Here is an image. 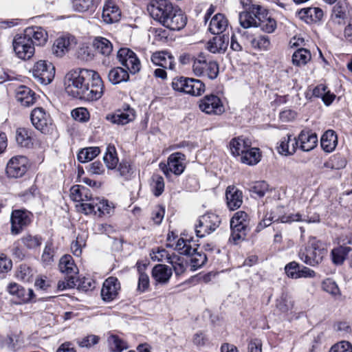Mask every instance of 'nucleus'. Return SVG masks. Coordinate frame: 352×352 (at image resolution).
<instances>
[{"label":"nucleus","mask_w":352,"mask_h":352,"mask_svg":"<svg viewBox=\"0 0 352 352\" xmlns=\"http://www.w3.org/2000/svg\"><path fill=\"white\" fill-rule=\"evenodd\" d=\"M94 70L76 69L69 71L65 77V91L68 95L81 99L84 93L88 94L87 86L90 83Z\"/></svg>","instance_id":"nucleus-1"},{"label":"nucleus","mask_w":352,"mask_h":352,"mask_svg":"<svg viewBox=\"0 0 352 352\" xmlns=\"http://www.w3.org/2000/svg\"><path fill=\"white\" fill-rule=\"evenodd\" d=\"M327 254V250L323 247L322 243L313 237L310 239L305 250L300 252L299 257L305 263L314 266L321 263Z\"/></svg>","instance_id":"nucleus-2"},{"label":"nucleus","mask_w":352,"mask_h":352,"mask_svg":"<svg viewBox=\"0 0 352 352\" xmlns=\"http://www.w3.org/2000/svg\"><path fill=\"white\" fill-rule=\"evenodd\" d=\"M192 70L197 76L214 80L219 74V65L216 61L207 58L204 53H200L195 57Z\"/></svg>","instance_id":"nucleus-3"},{"label":"nucleus","mask_w":352,"mask_h":352,"mask_svg":"<svg viewBox=\"0 0 352 352\" xmlns=\"http://www.w3.org/2000/svg\"><path fill=\"white\" fill-rule=\"evenodd\" d=\"M248 215L244 211L236 212L230 219L231 236L230 241L237 244L245 239L249 231Z\"/></svg>","instance_id":"nucleus-4"},{"label":"nucleus","mask_w":352,"mask_h":352,"mask_svg":"<svg viewBox=\"0 0 352 352\" xmlns=\"http://www.w3.org/2000/svg\"><path fill=\"white\" fill-rule=\"evenodd\" d=\"M12 46L16 56L23 60L30 59L35 53L34 43L24 33L16 34L14 37Z\"/></svg>","instance_id":"nucleus-5"},{"label":"nucleus","mask_w":352,"mask_h":352,"mask_svg":"<svg viewBox=\"0 0 352 352\" xmlns=\"http://www.w3.org/2000/svg\"><path fill=\"white\" fill-rule=\"evenodd\" d=\"M220 217L212 212L206 213L199 219V223L196 226L195 232L198 237H204L214 232L220 225Z\"/></svg>","instance_id":"nucleus-6"},{"label":"nucleus","mask_w":352,"mask_h":352,"mask_svg":"<svg viewBox=\"0 0 352 352\" xmlns=\"http://www.w3.org/2000/svg\"><path fill=\"white\" fill-rule=\"evenodd\" d=\"M32 75L38 82L46 85L54 79L55 68L52 63L41 60L34 64Z\"/></svg>","instance_id":"nucleus-7"},{"label":"nucleus","mask_w":352,"mask_h":352,"mask_svg":"<svg viewBox=\"0 0 352 352\" xmlns=\"http://www.w3.org/2000/svg\"><path fill=\"white\" fill-rule=\"evenodd\" d=\"M186 157L179 152H176L170 155L167 160V163L161 162L160 168L166 176L174 173L176 175H181L185 169Z\"/></svg>","instance_id":"nucleus-8"},{"label":"nucleus","mask_w":352,"mask_h":352,"mask_svg":"<svg viewBox=\"0 0 352 352\" xmlns=\"http://www.w3.org/2000/svg\"><path fill=\"white\" fill-rule=\"evenodd\" d=\"M78 207L79 211L85 214H94L98 217L109 214L112 210V208L109 205L107 200L94 197L90 202L83 203Z\"/></svg>","instance_id":"nucleus-9"},{"label":"nucleus","mask_w":352,"mask_h":352,"mask_svg":"<svg viewBox=\"0 0 352 352\" xmlns=\"http://www.w3.org/2000/svg\"><path fill=\"white\" fill-rule=\"evenodd\" d=\"M120 63L127 69L131 74L140 71L141 63L136 54L129 48H120L117 53Z\"/></svg>","instance_id":"nucleus-10"},{"label":"nucleus","mask_w":352,"mask_h":352,"mask_svg":"<svg viewBox=\"0 0 352 352\" xmlns=\"http://www.w3.org/2000/svg\"><path fill=\"white\" fill-rule=\"evenodd\" d=\"M174 6L168 0H152L147 10L151 16L161 24Z\"/></svg>","instance_id":"nucleus-11"},{"label":"nucleus","mask_w":352,"mask_h":352,"mask_svg":"<svg viewBox=\"0 0 352 352\" xmlns=\"http://www.w3.org/2000/svg\"><path fill=\"white\" fill-rule=\"evenodd\" d=\"M199 108L202 112L209 115H221L225 111L221 99L214 94L206 95L200 99Z\"/></svg>","instance_id":"nucleus-12"},{"label":"nucleus","mask_w":352,"mask_h":352,"mask_svg":"<svg viewBox=\"0 0 352 352\" xmlns=\"http://www.w3.org/2000/svg\"><path fill=\"white\" fill-rule=\"evenodd\" d=\"M91 77L90 83L87 86L89 94L84 93L81 100L86 101L98 100L104 94V86L99 74L94 71Z\"/></svg>","instance_id":"nucleus-13"},{"label":"nucleus","mask_w":352,"mask_h":352,"mask_svg":"<svg viewBox=\"0 0 352 352\" xmlns=\"http://www.w3.org/2000/svg\"><path fill=\"white\" fill-rule=\"evenodd\" d=\"M186 23L187 18L184 13L177 6H175L161 25L170 30L179 31L186 26Z\"/></svg>","instance_id":"nucleus-14"},{"label":"nucleus","mask_w":352,"mask_h":352,"mask_svg":"<svg viewBox=\"0 0 352 352\" xmlns=\"http://www.w3.org/2000/svg\"><path fill=\"white\" fill-rule=\"evenodd\" d=\"M28 168V160L23 155L12 157L7 163L6 174L10 178H19L25 175Z\"/></svg>","instance_id":"nucleus-15"},{"label":"nucleus","mask_w":352,"mask_h":352,"mask_svg":"<svg viewBox=\"0 0 352 352\" xmlns=\"http://www.w3.org/2000/svg\"><path fill=\"white\" fill-rule=\"evenodd\" d=\"M31 213L24 210H15L10 217L11 233L19 234L31 222Z\"/></svg>","instance_id":"nucleus-16"},{"label":"nucleus","mask_w":352,"mask_h":352,"mask_svg":"<svg viewBox=\"0 0 352 352\" xmlns=\"http://www.w3.org/2000/svg\"><path fill=\"white\" fill-rule=\"evenodd\" d=\"M76 44L74 36L65 35L56 38L52 47V53L57 57H63Z\"/></svg>","instance_id":"nucleus-17"},{"label":"nucleus","mask_w":352,"mask_h":352,"mask_svg":"<svg viewBox=\"0 0 352 352\" xmlns=\"http://www.w3.org/2000/svg\"><path fill=\"white\" fill-rule=\"evenodd\" d=\"M135 118V110L126 105L123 109H118L115 113L107 115L106 118L113 124L124 125L132 122Z\"/></svg>","instance_id":"nucleus-18"},{"label":"nucleus","mask_w":352,"mask_h":352,"mask_svg":"<svg viewBox=\"0 0 352 352\" xmlns=\"http://www.w3.org/2000/svg\"><path fill=\"white\" fill-rule=\"evenodd\" d=\"M120 289V284L116 277H109L107 278L101 289V296L103 300L110 302L116 299Z\"/></svg>","instance_id":"nucleus-19"},{"label":"nucleus","mask_w":352,"mask_h":352,"mask_svg":"<svg viewBox=\"0 0 352 352\" xmlns=\"http://www.w3.org/2000/svg\"><path fill=\"white\" fill-rule=\"evenodd\" d=\"M261 6L252 5L249 10L241 12L239 15V21L241 26L245 29L252 27H256L258 22V15L261 10Z\"/></svg>","instance_id":"nucleus-20"},{"label":"nucleus","mask_w":352,"mask_h":352,"mask_svg":"<svg viewBox=\"0 0 352 352\" xmlns=\"http://www.w3.org/2000/svg\"><path fill=\"white\" fill-rule=\"evenodd\" d=\"M31 121L36 129L42 133L48 131V125L51 124L50 115L41 107L35 108L31 113Z\"/></svg>","instance_id":"nucleus-21"},{"label":"nucleus","mask_w":352,"mask_h":352,"mask_svg":"<svg viewBox=\"0 0 352 352\" xmlns=\"http://www.w3.org/2000/svg\"><path fill=\"white\" fill-rule=\"evenodd\" d=\"M93 45L97 53L104 57V59L102 60V64L105 66L109 65L111 62L113 52V45L111 42L106 38L98 36L95 38Z\"/></svg>","instance_id":"nucleus-22"},{"label":"nucleus","mask_w":352,"mask_h":352,"mask_svg":"<svg viewBox=\"0 0 352 352\" xmlns=\"http://www.w3.org/2000/svg\"><path fill=\"white\" fill-rule=\"evenodd\" d=\"M102 17L106 23H113L120 19L121 11L115 2L107 0L103 6Z\"/></svg>","instance_id":"nucleus-23"},{"label":"nucleus","mask_w":352,"mask_h":352,"mask_svg":"<svg viewBox=\"0 0 352 352\" xmlns=\"http://www.w3.org/2000/svg\"><path fill=\"white\" fill-rule=\"evenodd\" d=\"M173 274L172 269L164 264L155 265L151 272V276L155 285H166Z\"/></svg>","instance_id":"nucleus-24"},{"label":"nucleus","mask_w":352,"mask_h":352,"mask_svg":"<svg viewBox=\"0 0 352 352\" xmlns=\"http://www.w3.org/2000/svg\"><path fill=\"white\" fill-rule=\"evenodd\" d=\"M70 197L74 201L80 202V204L76 205L79 211L78 206L83 203L90 202L93 196L90 190L87 187L81 185H75L70 189Z\"/></svg>","instance_id":"nucleus-25"},{"label":"nucleus","mask_w":352,"mask_h":352,"mask_svg":"<svg viewBox=\"0 0 352 352\" xmlns=\"http://www.w3.org/2000/svg\"><path fill=\"white\" fill-rule=\"evenodd\" d=\"M151 61L155 65L162 67L164 69L173 70L175 69V58L166 51L155 52L151 55Z\"/></svg>","instance_id":"nucleus-26"},{"label":"nucleus","mask_w":352,"mask_h":352,"mask_svg":"<svg viewBox=\"0 0 352 352\" xmlns=\"http://www.w3.org/2000/svg\"><path fill=\"white\" fill-rule=\"evenodd\" d=\"M297 147V138L294 137L292 134L287 133L281 138L277 150L280 155L287 156L293 155L296 152Z\"/></svg>","instance_id":"nucleus-27"},{"label":"nucleus","mask_w":352,"mask_h":352,"mask_svg":"<svg viewBox=\"0 0 352 352\" xmlns=\"http://www.w3.org/2000/svg\"><path fill=\"white\" fill-rule=\"evenodd\" d=\"M298 143L300 142V148L303 151H310L318 144V136L311 131L302 130L298 136Z\"/></svg>","instance_id":"nucleus-28"},{"label":"nucleus","mask_w":352,"mask_h":352,"mask_svg":"<svg viewBox=\"0 0 352 352\" xmlns=\"http://www.w3.org/2000/svg\"><path fill=\"white\" fill-rule=\"evenodd\" d=\"M25 35L32 41L34 45H43L47 41V32L41 27L28 28L24 30Z\"/></svg>","instance_id":"nucleus-29"},{"label":"nucleus","mask_w":352,"mask_h":352,"mask_svg":"<svg viewBox=\"0 0 352 352\" xmlns=\"http://www.w3.org/2000/svg\"><path fill=\"white\" fill-rule=\"evenodd\" d=\"M271 220L273 222L279 223H292L294 221H303L300 213L285 214H284V208L283 206H277L270 213Z\"/></svg>","instance_id":"nucleus-30"},{"label":"nucleus","mask_w":352,"mask_h":352,"mask_svg":"<svg viewBox=\"0 0 352 352\" xmlns=\"http://www.w3.org/2000/svg\"><path fill=\"white\" fill-rule=\"evenodd\" d=\"M228 207L231 210L238 209L243 203L242 192L234 186H229L226 191Z\"/></svg>","instance_id":"nucleus-31"},{"label":"nucleus","mask_w":352,"mask_h":352,"mask_svg":"<svg viewBox=\"0 0 352 352\" xmlns=\"http://www.w3.org/2000/svg\"><path fill=\"white\" fill-rule=\"evenodd\" d=\"M257 26L267 33H272L276 28V21L271 16L268 15L267 11L261 8L260 14L257 16Z\"/></svg>","instance_id":"nucleus-32"},{"label":"nucleus","mask_w":352,"mask_h":352,"mask_svg":"<svg viewBox=\"0 0 352 352\" xmlns=\"http://www.w3.org/2000/svg\"><path fill=\"white\" fill-rule=\"evenodd\" d=\"M348 3L346 0H339L333 8L331 20L333 23L342 25L347 16Z\"/></svg>","instance_id":"nucleus-33"},{"label":"nucleus","mask_w":352,"mask_h":352,"mask_svg":"<svg viewBox=\"0 0 352 352\" xmlns=\"http://www.w3.org/2000/svg\"><path fill=\"white\" fill-rule=\"evenodd\" d=\"M17 100L24 107L34 104L36 100L35 93L26 86H20L16 92Z\"/></svg>","instance_id":"nucleus-34"},{"label":"nucleus","mask_w":352,"mask_h":352,"mask_svg":"<svg viewBox=\"0 0 352 352\" xmlns=\"http://www.w3.org/2000/svg\"><path fill=\"white\" fill-rule=\"evenodd\" d=\"M251 146V141L242 137L233 138L230 142V149L234 156L242 155Z\"/></svg>","instance_id":"nucleus-35"},{"label":"nucleus","mask_w":352,"mask_h":352,"mask_svg":"<svg viewBox=\"0 0 352 352\" xmlns=\"http://www.w3.org/2000/svg\"><path fill=\"white\" fill-rule=\"evenodd\" d=\"M300 19L307 23H317L323 17V11L320 8H306L298 12Z\"/></svg>","instance_id":"nucleus-36"},{"label":"nucleus","mask_w":352,"mask_h":352,"mask_svg":"<svg viewBox=\"0 0 352 352\" xmlns=\"http://www.w3.org/2000/svg\"><path fill=\"white\" fill-rule=\"evenodd\" d=\"M228 25V22L225 16L218 13L210 20L208 30L212 34H219L226 30Z\"/></svg>","instance_id":"nucleus-37"},{"label":"nucleus","mask_w":352,"mask_h":352,"mask_svg":"<svg viewBox=\"0 0 352 352\" xmlns=\"http://www.w3.org/2000/svg\"><path fill=\"white\" fill-rule=\"evenodd\" d=\"M60 271L67 276L76 277L78 268L74 263L73 258L70 255H65L60 259L58 265Z\"/></svg>","instance_id":"nucleus-38"},{"label":"nucleus","mask_w":352,"mask_h":352,"mask_svg":"<svg viewBox=\"0 0 352 352\" xmlns=\"http://www.w3.org/2000/svg\"><path fill=\"white\" fill-rule=\"evenodd\" d=\"M337 144V136L333 130H327L321 137V147L325 152H332Z\"/></svg>","instance_id":"nucleus-39"},{"label":"nucleus","mask_w":352,"mask_h":352,"mask_svg":"<svg viewBox=\"0 0 352 352\" xmlns=\"http://www.w3.org/2000/svg\"><path fill=\"white\" fill-rule=\"evenodd\" d=\"M108 79L113 85L126 82L129 79V72L121 67H113L109 72Z\"/></svg>","instance_id":"nucleus-40"},{"label":"nucleus","mask_w":352,"mask_h":352,"mask_svg":"<svg viewBox=\"0 0 352 352\" xmlns=\"http://www.w3.org/2000/svg\"><path fill=\"white\" fill-rule=\"evenodd\" d=\"M311 59V54L310 51L302 47L296 50L292 57L293 65L297 67L305 65Z\"/></svg>","instance_id":"nucleus-41"},{"label":"nucleus","mask_w":352,"mask_h":352,"mask_svg":"<svg viewBox=\"0 0 352 352\" xmlns=\"http://www.w3.org/2000/svg\"><path fill=\"white\" fill-rule=\"evenodd\" d=\"M351 248L348 246L340 245L333 248L331 251L333 263L336 265H342L346 257L349 256Z\"/></svg>","instance_id":"nucleus-42"},{"label":"nucleus","mask_w":352,"mask_h":352,"mask_svg":"<svg viewBox=\"0 0 352 352\" xmlns=\"http://www.w3.org/2000/svg\"><path fill=\"white\" fill-rule=\"evenodd\" d=\"M228 43L225 42L221 36H214L207 43V49L209 52L215 54L224 52L227 48Z\"/></svg>","instance_id":"nucleus-43"},{"label":"nucleus","mask_w":352,"mask_h":352,"mask_svg":"<svg viewBox=\"0 0 352 352\" xmlns=\"http://www.w3.org/2000/svg\"><path fill=\"white\" fill-rule=\"evenodd\" d=\"M241 161L248 165H255L260 161V153L258 148H252L247 149L241 155Z\"/></svg>","instance_id":"nucleus-44"},{"label":"nucleus","mask_w":352,"mask_h":352,"mask_svg":"<svg viewBox=\"0 0 352 352\" xmlns=\"http://www.w3.org/2000/svg\"><path fill=\"white\" fill-rule=\"evenodd\" d=\"M187 256L191 257L190 263L192 270L202 267L207 261V256L204 253L198 252L197 248H192V254Z\"/></svg>","instance_id":"nucleus-45"},{"label":"nucleus","mask_w":352,"mask_h":352,"mask_svg":"<svg viewBox=\"0 0 352 352\" xmlns=\"http://www.w3.org/2000/svg\"><path fill=\"white\" fill-rule=\"evenodd\" d=\"M100 153L99 147H87L82 148L78 153V160L81 163H85L88 161L92 160Z\"/></svg>","instance_id":"nucleus-46"},{"label":"nucleus","mask_w":352,"mask_h":352,"mask_svg":"<svg viewBox=\"0 0 352 352\" xmlns=\"http://www.w3.org/2000/svg\"><path fill=\"white\" fill-rule=\"evenodd\" d=\"M22 244L29 250L39 248L42 243L43 239L39 235L26 234L21 239Z\"/></svg>","instance_id":"nucleus-47"},{"label":"nucleus","mask_w":352,"mask_h":352,"mask_svg":"<svg viewBox=\"0 0 352 352\" xmlns=\"http://www.w3.org/2000/svg\"><path fill=\"white\" fill-rule=\"evenodd\" d=\"M168 263L172 265L176 276L182 274L186 270V262L183 257L173 255L168 257Z\"/></svg>","instance_id":"nucleus-48"},{"label":"nucleus","mask_w":352,"mask_h":352,"mask_svg":"<svg viewBox=\"0 0 352 352\" xmlns=\"http://www.w3.org/2000/svg\"><path fill=\"white\" fill-rule=\"evenodd\" d=\"M16 141L22 147H30L32 144L31 136L28 130L19 128L16 131Z\"/></svg>","instance_id":"nucleus-49"},{"label":"nucleus","mask_w":352,"mask_h":352,"mask_svg":"<svg viewBox=\"0 0 352 352\" xmlns=\"http://www.w3.org/2000/svg\"><path fill=\"white\" fill-rule=\"evenodd\" d=\"M109 349L112 352H122L128 348L126 342L118 336L111 335L108 338Z\"/></svg>","instance_id":"nucleus-50"},{"label":"nucleus","mask_w":352,"mask_h":352,"mask_svg":"<svg viewBox=\"0 0 352 352\" xmlns=\"http://www.w3.org/2000/svg\"><path fill=\"white\" fill-rule=\"evenodd\" d=\"M192 78L183 76L176 77L172 82V87L174 90L188 94L190 80Z\"/></svg>","instance_id":"nucleus-51"},{"label":"nucleus","mask_w":352,"mask_h":352,"mask_svg":"<svg viewBox=\"0 0 352 352\" xmlns=\"http://www.w3.org/2000/svg\"><path fill=\"white\" fill-rule=\"evenodd\" d=\"M103 160L108 168L113 169L116 168L118 162V158L113 146H109L107 148V153L103 157Z\"/></svg>","instance_id":"nucleus-52"},{"label":"nucleus","mask_w":352,"mask_h":352,"mask_svg":"<svg viewBox=\"0 0 352 352\" xmlns=\"http://www.w3.org/2000/svg\"><path fill=\"white\" fill-rule=\"evenodd\" d=\"M151 187L155 196L161 195L164 190V178L160 175H153L151 177Z\"/></svg>","instance_id":"nucleus-53"},{"label":"nucleus","mask_w":352,"mask_h":352,"mask_svg":"<svg viewBox=\"0 0 352 352\" xmlns=\"http://www.w3.org/2000/svg\"><path fill=\"white\" fill-rule=\"evenodd\" d=\"M246 32H241V30L237 34H233L230 40V47L236 52H240L243 50V45H245L244 41Z\"/></svg>","instance_id":"nucleus-54"},{"label":"nucleus","mask_w":352,"mask_h":352,"mask_svg":"<svg viewBox=\"0 0 352 352\" xmlns=\"http://www.w3.org/2000/svg\"><path fill=\"white\" fill-rule=\"evenodd\" d=\"M251 45L253 48L258 50H267L270 45V38L267 36L260 35L250 41Z\"/></svg>","instance_id":"nucleus-55"},{"label":"nucleus","mask_w":352,"mask_h":352,"mask_svg":"<svg viewBox=\"0 0 352 352\" xmlns=\"http://www.w3.org/2000/svg\"><path fill=\"white\" fill-rule=\"evenodd\" d=\"M276 305L281 312L286 313L292 309L293 302L291 300L290 296L287 294L283 293L276 300Z\"/></svg>","instance_id":"nucleus-56"},{"label":"nucleus","mask_w":352,"mask_h":352,"mask_svg":"<svg viewBox=\"0 0 352 352\" xmlns=\"http://www.w3.org/2000/svg\"><path fill=\"white\" fill-rule=\"evenodd\" d=\"M189 89L188 94L199 96L205 91L204 83L199 79L192 78L190 80Z\"/></svg>","instance_id":"nucleus-57"},{"label":"nucleus","mask_w":352,"mask_h":352,"mask_svg":"<svg viewBox=\"0 0 352 352\" xmlns=\"http://www.w3.org/2000/svg\"><path fill=\"white\" fill-rule=\"evenodd\" d=\"M322 287L324 291L332 296H340V290L337 283L331 278H327L323 280Z\"/></svg>","instance_id":"nucleus-58"},{"label":"nucleus","mask_w":352,"mask_h":352,"mask_svg":"<svg viewBox=\"0 0 352 352\" xmlns=\"http://www.w3.org/2000/svg\"><path fill=\"white\" fill-rule=\"evenodd\" d=\"M54 251L52 243L47 242L41 256V261L45 265H50L54 261Z\"/></svg>","instance_id":"nucleus-59"},{"label":"nucleus","mask_w":352,"mask_h":352,"mask_svg":"<svg viewBox=\"0 0 352 352\" xmlns=\"http://www.w3.org/2000/svg\"><path fill=\"white\" fill-rule=\"evenodd\" d=\"M175 249L179 254L184 255L190 254L192 251L190 241L184 239L183 238H180L177 240Z\"/></svg>","instance_id":"nucleus-60"},{"label":"nucleus","mask_w":352,"mask_h":352,"mask_svg":"<svg viewBox=\"0 0 352 352\" xmlns=\"http://www.w3.org/2000/svg\"><path fill=\"white\" fill-rule=\"evenodd\" d=\"M268 190L269 185L265 181L255 182L250 189L252 193L256 195L259 197H263Z\"/></svg>","instance_id":"nucleus-61"},{"label":"nucleus","mask_w":352,"mask_h":352,"mask_svg":"<svg viewBox=\"0 0 352 352\" xmlns=\"http://www.w3.org/2000/svg\"><path fill=\"white\" fill-rule=\"evenodd\" d=\"M300 265L296 261H292L287 264L285 267V271L289 278L297 279L299 278Z\"/></svg>","instance_id":"nucleus-62"},{"label":"nucleus","mask_w":352,"mask_h":352,"mask_svg":"<svg viewBox=\"0 0 352 352\" xmlns=\"http://www.w3.org/2000/svg\"><path fill=\"white\" fill-rule=\"evenodd\" d=\"M93 6V0H72V7L78 12H85Z\"/></svg>","instance_id":"nucleus-63"},{"label":"nucleus","mask_w":352,"mask_h":352,"mask_svg":"<svg viewBox=\"0 0 352 352\" xmlns=\"http://www.w3.org/2000/svg\"><path fill=\"white\" fill-rule=\"evenodd\" d=\"M329 352H352V344L347 341H341L333 345Z\"/></svg>","instance_id":"nucleus-64"}]
</instances>
